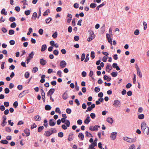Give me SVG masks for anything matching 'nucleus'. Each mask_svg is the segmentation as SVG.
Listing matches in <instances>:
<instances>
[{"label":"nucleus","instance_id":"43","mask_svg":"<svg viewBox=\"0 0 149 149\" xmlns=\"http://www.w3.org/2000/svg\"><path fill=\"white\" fill-rule=\"evenodd\" d=\"M53 53L54 55L57 56L59 52L58 50L56 49L53 51Z\"/></svg>","mask_w":149,"mask_h":149},{"label":"nucleus","instance_id":"61","mask_svg":"<svg viewBox=\"0 0 149 149\" xmlns=\"http://www.w3.org/2000/svg\"><path fill=\"white\" fill-rule=\"evenodd\" d=\"M108 58V56L105 57L104 56L102 58V61L104 62H106L107 61V59Z\"/></svg>","mask_w":149,"mask_h":149},{"label":"nucleus","instance_id":"29","mask_svg":"<svg viewBox=\"0 0 149 149\" xmlns=\"http://www.w3.org/2000/svg\"><path fill=\"white\" fill-rule=\"evenodd\" d=\"M52 20V19L51 17H48L45 20L46 23L47 24L49 23Z\"/></svg>","mask_w":149,"mask_h":149},{"label":"nucleus","instance_id":"4","mask_svg":"<svg viewBox=\"0 0 149 149\" xmlns=\"http://www.w3.org/2000/svg\"><path fill=\"white\" fill-rule=\"evenodd\" d=\"M117 133L116 132H112L111 134L110 138L113 140H115L117 136Z\"/></svg>","mask_w":149,"mask_h":149},{"label":"nucleus","instance_id":"50","mask_svg":"<svg viewBox=\"0 0 149 149\" xmlns=\"http://www.w3.org/2000/svg\"><path fill=\"white\" fill-rule=\"evenodd\" d=\"M61 74L62 72L60 70L58 71L57 72V75H58L60 77H62Z\"/></svg>","mask_w":149,"mask_h":149},{"label":"nucleus","instance_id":"7","mask_svg":"<svg viewBox=\"0 0 149 149\" xmlns=\"http://www.w3.org/2000/svg\"><path fill=\"white\" fill-rule=\"evenodd\" d=\"M56 124V122L53 119H50L49 122V125L50 126H53Z\"/></svg>","mask_w":149,"mask_h":149},{"label":"nucleus","instance_id":"2","mask_svg":"<svg viewBox=\"0 0 149 149\" xmlns=\"http://www.w3.org/2000/svg\"><path fill=\"white\" fill-rule=\"evenodd\" d=\"M141 129L142 130L143 133H144L145 129L147 128L148 129V132H146V134L148 135L149 134V127H147L146 124L145 122L142 123L141 124Z\"/></svg>","mask_w":149,"mask_h":149},{"label":"nucleus","instance_id":"53","mask_svg":"<svg viewBox=\"0 0 149 149\" xmlns=\"http://www.w3.org/2000/svg\"><path fill=\"white\" fill-rule=\"evenodd\" d=\"M5 93L6 94H8L10 92V90L8 88H6L4 90Z\"/></svg>","mask_w":149,"mask_h":149},{"label":"nucleus","instance_id":"55","mask_svg":"<svg viewBox=\"0 0 149 149\" xmlns=\"http://www.w3.org/2000/svg\"><path fill=\"white\" fill-rule=\"evenodd\" d=\"M128 149H135V146L134 144H132L130 146Z\"/></svg>","mask_w":149,"mask_h":149},{"label":"nucleus","instance_id":"48","mask_svg":"<svg viewBox=\"0 0 149 149\" xmlns=\"http://www.w3.org/2000/svg\"><path fill=\"white\" fill-rule=\"evenodd\" d=\"M34 55V53L33 51L32 52L31 54L29 55V58H33Z\"/></svg>","mask_w":149,"mask_h":149},{"label":"nucleus","instance_id":"47","mask_svg":"<svg viewBox=\"0 0 149 149\" xmlns=\"http://www.w3.org/2000/svg\"><path fill=\"white\" fill-rule=\"evenodd\" d=\"M15 31L14 30L11 29L9 31V34L10 35H13Z\"/></svg>","mask_w":149,"mask_h":149},{"label":"nucleus","instance_id":"37","mask_svg":"<svg viewBox=\"0 0 149 149\" xmlns=\"http://www.w3.org/2000/svg\"><path fill=\"white\" fill-rule=\"evenodd\" d=\"M89 54H87L86 55V58L84 60L85 62H87L89 60Z\"/></svg>","mask_w":149,"mask_h":149},{"label":"nucleus","instance_id":"11","mask_svg":"<svg viewBox=\"0 0 149 149\" xmlns=\"http://www.w3.org/2000/svg\"><path fill=\"white\" fill-rule=\"evenodd\" d=\"M40 64L42 65H45L47 63V61L43 58L40 59Z\"/></svg>","mask_w":149,"mask_h":149},{"label":"nucleus","instance_id":"33","mask_svg":"<svg viewBox=\"0 0 149 149\" xmlns=\"http://www.w3.org/2000/svg\"><path fill=\"white\" fill-rule=\"evenodd\" d=\"M144 115L141 114L138 116V118L140 119H142L144 118Z\"/></svg>","mask_w":149,"mask_h":149},{"label":"nucleus","instance_id":"54","mask_svg":"<svg viewBox=\"0 0 149 149\" xmlns=\"http://www.w3.org/2000/svg\"><path fill=\"white\" fill-rule=\"evenodd\" d=\"M15 19L14 17H10L9 19V20L10 22H13L15 20Z\"/></svg>","mask_w":149,"mask_h":149},{"label":"nucleus","instance_id":"64","mask_svg":"<svg viewBox=\"0 0 149 149\" xmlns=\"http://www.w3.org/2000/svg\"><path fill=\"white\" fill-rule=\"evenodd\" d=\"M79 37L78 36H76L74 37V39L75 41H77L79 39Z\"/></svg>","mask_w":149,"mask_h":149},{"label":"nucleus","instance_id":"27","mask_svg":"<svg viewBox=\"0 0 149 149\" xmlns=\"http://www.w3.org/2000/svg\"><path fill=\"white\" fill-rule=\"evenodd\" d=\"M85 134L86 136L87 137L91 136L92 137H93L92 134L88 132V131H86L85 132Z\"/></svg>","mask_w":149,"mask_h":149},{"label":"nucleus","instance_id":"41","mask_svg":"<svg viewBox=\"0 0 149 149\" xmlns=\"http://www.w3.org/2000/svg\"><path fill=\"white\" fill-rule=\"evenodd\" d=\"M44 128L43 126H40L38 128V131L39 132H41Z\"/></svg>","mask_w":149,"mask_h":149},{"label":"nucleus","instance_id":"26","mask_svg":"<svg viewBox=\"0 0 149 149\" xmlns=\"http://www.w3.org/2000/svg\"><path fill=\"white\" fill-rule=\"evenodd\" d=\"M45 109L46 110H49L51 109V107L49 105H46L45 106Z\"/></svg>","mask_w":149,"mask_h":149},{"label":"nucleus","instance_id":"22","mask_svg":"<svg viewBox=\"0 0 149 149\" xmlns=\"http://www.w3.org/2000/svg\"><path fill=\"white\" fill-rule=\"evenodd\" d=\"M35 120L36 121H40L41 120V118L40 116L37 115L35 116Z\"/></svg>","mask_w":149,"mask_h":149},{"label":"nucleus","instance_id":"19","mask_svg":"<svg viewBox=\"0 0 149 149\" xmlns=\"http://www.w3.org/2000/svg\"><path fill=\"white\" fill-rule=\"evenodd\" d=\"M41 79L40 80V82L41 83H43L45 81V75L44 74L42 75L41 76Z\"/></svg>","mask_w":149,"mask_h":149},{"label":"nucleus","instance_id":"14","mask_svg":"<svg viewBox=\"0 0 149 149\" xmlns=\"http://www.w3.org/2000/svg\"><path fill=\"white\" fill-rule=\"evenodd\" d=\"M107 121L109 123L112 124L113 123V119L111 117H108L107 118Z\"/></svg>","mask_w":149,"mask_h":149},{"label":"nucleus","instance_id":"15","mask_svg":"<svg viewBox=\"0 0 149 149\" xmlns=\"http://www.w3.org/2000/svg\"><path fill=\"white\" fill-rule=\"evenodd\" d=\"M112 69V67L110 64H108L107 65L106 68V71L107 72H109V71H108V70H111Z\"/></svg>","mask_w":149,"mask_h":149},{"label":"nucleus","instance_id":"57","mask_svg":"<svg viewBox=\"0 0 149 149\" xmlns=\"http://www.w3.org/2000/svg\"><path fill=\"white\" fill-rule=\"evenodd\" d=\"M71 110L70 108H67L66 109V112L67 113L70 114L71 112Z\"/></svg>","mask_w":149,"mask_h":149},{"label":"nucleus","instance_id":"38","mask_svg":"<svg viewBox=\"0 0 149 149\" xmlns=\"http://www.w3.org/2000/svg\"><path fill=\"white\" fill-rule=\"evenodd\" d=\"M58 137L62 138L63 136V133L62 132H61L58 133Z\"/></svg>","mask_w":149,"mask_h":149},{"label":"nucleus","instance_id":"42","mask_svg":"<svg viewBox=\"0 0 149 149\" xmlns=\"http://www.w3.org/2000/svg\"><path fill=\"white\" fill-rule=\"evenodd\" d=\"M24 14L26 15H29L30 14V11L29 10L25 11L24 12Z\"/></svg>","mask_w":149,"mask_h":149},{"label":"nucleus","instance_id":"40","mask_svg":"<svg viewBox=\"0 0 149 149\" xmlns=\"http://www.w3.org/2000/svg\"><path fill=\"white\" fill-rule=\"evenodd\" d=\"M57 36V33L56 31L52 35V37L54 38H56Z\"/></svg>","mask_w":149,"mask_h":149},{"label":"nucleus","instance_id":"1","mask_svg":"<svg viewBox=\"0 0 149 149\" xmlns=\"http://www.w3.org/2000/svg\"><path fill=\"white\" fill-rule=\"evenodd\" d=\"M88 32L89 34V37L87 39V40L88 42H90L95 37L93 31L91 30L90 29L88 30Z\"/></svg>","mask_w":149,"mask_h":149},{"label":"nucleus","instance_id":"8","mask_svg":"<svg viewBox=\"0 0 149 149\" xmlns=\"http://www.w3.org/2000/svg\"><path fill=\"white\" fill-rule=\"evenodd\" d=\"M55 91V89L54 88H51L47 93V96H51Z\"/></svg>","mask_w":149,"mask_h":149},{"label":"nucleus","instance_id":"39","mask_svg":"<svg viewBox=\"0 0 149 149\" xmlns=\"http://www.w3.org/2000/svg\"><path fill=\"white\" fill-rule=\"evenodd\" d=\"M91 56L93 58H95V52L93 51H92L91 52Z\"/></svg>","mask_w":149,"mask_h":149},{"label":"nucleus","instance_id":"10","mask_svg":"<svg viewBox=\"0 0 149 149\" xmlns=\"http://www.w3.org/2000/svg\"><path fill=\"white\" fill-rule=\"evenodd\" d=\"M136 140V137L133 139L128 137L127 142L130 143H133L135 142Z\"/></svg>","mask_w":149,"mask_h":149},{"label":"nucleus","instance_id":"49","mask_svg":"<svg viewBox=\"0 0 149 149\" xmlns=\"http://www.w3.org/2000/svg\"><path fill=\"white\" fill-rule=\"evenodd\" d=\"M143 24L144 26L143 29L144 30H146V29L147 27V23L145 22H143Z\"/></svg>","mask_w":149,"mask_h":149},{"label":"nucleus","instance_id":"32","mask_svg":"<svg viewBox=\"0 0 149 149\" xmlns=\"http://www.w3.org/2000/svg\"><path fill=\"white\" fill-rule=\"evenodd\" d=\"M96 6V5L95 3H92L90 5V7L91 8H95Z\"/></svg>","mask_w":149,"mask_h":149},{"label":"nucleus","instance_id":"6","mask_svg":"<svg viewBox=\"0 0 149 149\" xmlns=\"http://www.w3.org/2000/svg\"><path fill=\"white\" fill-rule=\"evenodd\" d=\"M67 65L66 62L65 61H61L60 66L62 68H63L66 67Z\"/></svg>","mask_w":149,"mask_h":149},{"label":"nucleus","instance_id":"62","mask_svg":"<svg viewBox=\"0 0 149 149\" xmlns=\"http://www.w3.org/2000/svg\"><path fill=\"white\" fill-rule=\"evenodd\" d=\"M139 33V31L138 29H136L134 32V34L135 35H138Z\"/></svg>","mask_w":149,"mask_h":149},{"label":"nucleus","instance_id":"63","mask_svg":"<svg viewBox=\"0 0 149 149\" xmlns=\"http://www.w3.org/2000/svg\"><path fill=\"white\" fill-rule=\"evenodd\" d=\"M10 44L11 45H13L15 44V41L13 40H11L9 42Z\"/></svg>","mask_w":149,"mask_h":149},{"label":"nucleus","instance_id":"18","mask_svg":"<svg viewBox=\"0 0 149 149\" xmlns=\"http://www.w3.org/2000/svg\"><path fill=\"white\" fill-rule=\"evenodd\" d=\"M47 48L46 45L45 44H44L42 46L41 51V52H44L46 49Z\"/></svg>","mask_w":149,"mask_h":149},{"label":"nucleus","instance_id":"28","mask_svg":"<svg viewBox=\"0 0 149 149\" xmlns=\"http://www.w3.org/2000/svg\"><path fill=\"white\" fill-rule=\"evenodd\" d=\"M65 123L67 127H70V122L69 120H66V121Z\"/></svg>","mask_w":149,"mask_h":149},{"label":"nucleus","instance_id":"58","mask_svg":"<svg viewBox=\"0 0 149 149\" xmlns=\"http://www.w3.org/2000/svg\"><path fill=\"white\" fill-rule=\"evenodd\" d=\"M95 91L96 92H98L100 91V88L97 87H95L94 89Z\"/></svg>","mask_w":149,"mask_h":149},{"label":"nucleus","instance_id":"34","mask_svg":"<svg viewBox=\"0 0 149 149\" xmlns=\"http://www.w3.org/2000/svg\"><path fill=\"white\" fill-rule=\"evenodd\" d=\"M0 142L3 144H7L8 143V141L6 140H2Z\"/></svg>","mask_w":149,"mask_h":149},{"label":"nucleus","instance_id":"16","mask_svg":"<svg viewBox=\"0 0 149 149\" xmlns=\"http://www.w3.org/2000/svg\"><path fill=\"white\" fill-rule=\"evenodd\" d=\"M90 121L91 119L90 117L88 116L87 117L86 119L84 120V123L85 124H88L90 122Z\"/></svg>","mask_w":149,"mask_h":149},{"label":"nucleus","instance_id":"30","mask_svg":"<svg viewBox=\"0 0 149 149\" xmlns=\"http://www.w3.org/2000/svg\"><path fill=\"white\" fill-rule=\"evenodd\" d=\"M111 74L113 77H116L118 75L117 72H113L111 73Z\"/></svg>","mask_w":149,"mask_h":149},{"label":"nucleus","instance_id":"13","mask_svg":"<svg viewBox=\"0 0 149 149\" xmlns=\"http://www.w3.org/2000/svg\"><path fill=\"white\" fill-rule=\"evenodd\" d=\"M51 132L49 130L48 131H46L45 132V133L44 134V135L48 137L50 136L52 134L51 133Z\"/></svg>","mask_w":149,"mask_h":149},{"label":"nucleus","instance_id":"23","mask_svg":"<svg viewBox=\"0 0 149 149\" xmlns=\"http://www.w3.org/2000/svg\"><path fill=\"white\" fill-rule=\"evenodd\" d=\"M50 130L51 133L53 134V133H55L57 132V130L55 128H52L49 129Z\"/></svg>","mask_w":149,"mask_h":149},{"label":"nucleus","instance_id":"24","mask_svg":"<svg viewBox=\"0 0 149 149\" xmlns=\"http://www.w3.org/2000/svg\"><path fill=\"white\" fill-rule=\"evenodd\" d=\"M78 137L81 140H83L84 138V135L82 133H80L78 135Z\"/></svg>","mask_w":149,"mask_h":149},{"label":"nucleus","instance_id":"31","mask_svg":"<svg viewBox=\"0 0 149 149\" xmlns=\"http://www.w3.org/2000/svg\"><path fill=\"white\" fill-rule=\"evenodd\" d=\"M1 13L2 14H4V15H7V12H6V10L4 8H3L2 10Z\"/></svg>","mask_w":149,"mask_h":149},{"label":"nucleus","instance_id":"9","mask_svg":"<svg viewBox=\"0 0 149 149\" xmlns=\"http://www.w3.org/2000/svg\"><path fill=\"white\" fill-rule=\"evenodd\" d=\"M67 91H66L63 94L62 96V98L64 100H66L68 97V95L67 93Z\"/></svg>","mask_w":149,"mask_h":149},{"label":"nucleus","instance_id":"35","mask_svg":"<svg viewBox=\"0 0 149 149\" xmlns=\"http://www.w3.org/2000/svg\"><path fill=\"white\" fill-rule=\"evenodd\" d=\"M137 74L138 75L139 77L140 78H142V74H141V72L140 70H139V71H137Z\"/></svg>","mask_w":149,"mask_h":149},{"label":"nucleus","instance_id":"25","mask_svg":"<svg viewBox=\"0 0 149 149\" xmlns=\"http://www.w3.org/2000/svg\"><path fill=\"white\" fill-rule=\"evenodd\" d=\"M97 146V145H95L94 144H93L92 143L90 145H89L88 149H95V146Z\"/></svg>","mask_w":149,"mask_h":149},{"label":"nucleus","instance_id":"59","mask_svg":"<svg viewBox=\"0 0 149 149\" xmlns=\"http://www.w3.org/2000/svg\"><path fill=\"white\" fill-rule=\"evenodd\" d=\"M55 112L56 113H61V111L60 109L58 107H57L56 109Z\"/></svg>","mask_w":149,"mask_h":149},{"label":"nucleus","instance_id":"44","mask_svg":"<svg viewBox=\"0 0 149 149\" xmlns=\"http://www.w3.org/2000/svg\"><path fill=\"white\" fill-rule=\"evenodd\" d=\"M7 122L6 120H3V122L1 123V126L2 127H4L7 124Z\"/></svg>","mask_w":149,"mask_h":149},{"label":"nucleus","instance_id":"20","mask_svg":"<svg viewBox=\"0 0 149 149\" xmlns=\"http://www.w3.org/2000/svg\"><path fill=\"white\" fill-rule=\"evenodd\" d=\"M37 17V13L36 12H35L33 13L31 18L32 19H33L34 20H35L36 19V18Z\"/></svg>","mask_w":149,"mask_h":149},{"label":"nucleus","instance_id":"3","mask_svg":"<svg viewBox=\"0 0 149 149\" xmlns=\"http://www.w3.org/2000/svg\"><path fill=\"white\" fill-rule=\"evenodd\" d=\"M113 105L116 107H120L121 105V102L118 100H115Z\"/></svg>","mask_w":149,"mask_h":149},{"label":"nucleus","instance_id":"60","mask_svg":"<svg viewBox=\"0 0 149 149\" xmlns=\"http://www.w3.org/2000/svg\"><path fill=\"white\" fill-rule=\"evenodd\" d=\"M32 32V29L31 28H30L29 29V31L27 33V35H29Z\"/></svg>","mask_w":149,"mask_h":149},{"label":"nucleus","instance_id":"45","mask_svg":"<svg viewBox=\"0 0 149 149\" xmlns=\"http://www.w3.org/2000/svg\"><path fill=\"white\" fill-rule=\"evenodd\" d=\"M41 95H42V100H43V101L44 102H45V93H43V94H41Z\"/></svg>","mask_w":149,"mask_h":149},{"label":"nucleus","instance_id":"17","mask_svg":"<svg viewBox=\"0 0 149 149\" xmlns=\"http://www.w3.org/2000/svg\"><path fill=\"white\" fill-rule=\"evenodd\" d=\"M24 132L26 135V136H29L30 134V130L28 129H26L24 130Z\"/></svg>","mask_w":149,"mask_h":149},{"label":"nucleus","instance_id":"5","mask_svg":"<svg viewBox=\"0 0 149 149\" xmlns=\"http://www.w3.org/2000/svg\"><path fill=\"white\" fill-rule=\"evenodd\" d=\"M100 127L97 125H96L94 127L91 126L89 127V130L91 131H97L98 128Z\"/></svg>","mask_w":149,"mask_h":149},{"label":"nucleus","instance_id":"36","mask_svg":"<svg viewBox=\"0 0 149 149\" xmlns=\"http://www.w3.org/2000/svg\"><path fill=\"white\" fill-rule=\"evenodd\" d=\"M16 24L15 22H13L10 24V27L12 28H13L16 27Z\"/></svg>","mask_w":149,"mask_h":149},{"label":"nucleus","instance_id":"12","mask_svg":"<svg viewBox=\"0 0 149 149\" xmlns=\"http://www.w3.org/2000/svg\"><path fill=\"white\" fill-rule=\"evenodd\" d=\"M73 134L72 133H71L68 138V140L70 141H72L74 139V136H73Z\"/></svg>","mask_w":149,"mask_h":149},{"label":"nucleus","instance_id":"56","mask_svg":"<svg viewBox=\"0 0 149 149\" xmlns=\"http://www.w3.org/2000/svg\"><path fill=\"white\" fill-rule=\"evenodd\" d=\"M48 13H49V10H47L43 13V15L44 16H45L46 15H48Z\"/></svg>","mask_w":149,"mask_h":149},{"label":"nucleus","instance_id":"46","mask_svg":"<svg viewBox=\"0 0 149 149\" xmlns=\"http://www.w3.org/2000/svg\"><path fill=\"white\" fill-rule=\"evenodd\" d=\"M90 116L93 119L95 117V114L94 113H91L90 114Z\"/></svg>","mask_w":149,"mask_h":149},{"label":"nucleus","instance_id":"52","mask_svg":"<svg viewBox=\"0 0 149 149\" xmlns=\"http://www.w3.org/2000/svg\"><path fill=\"white\" fill-rule=\"evenodd\" d=\"M38 70V68L37 67H35L33 68L32 71L35 73Z\"/></svg>","mask_w":149,"mask_h":149},{"label":"nucleus","instance_id":"21","mask_svg":"<svg viewBox=\"0 0 149 149\" xmlns=\"http://www.w3.org/2000/svg\"><path fill=\"white\" fill-rule=\"evenodd\" d=\"M26 91H22V92L20 93L19 95V97H22L23 96H24L26 94L25 92Z\"/></svg>","mask_w":149,"mask_h":149},{"label":"nucleus","instance_id":"51","mask_svg":"<svg viewBox=\"0 0 149 149\" xmlns=\"http://www.w3.org/2000/svg\"><path fill=\"white\" fill-rule=\"evenodd\" d=\"M18 105L17 102L15 101L13 104V106L15 108H16Z\"/></svg>","mask_w":149,"mask_h":149}]
</instances>
